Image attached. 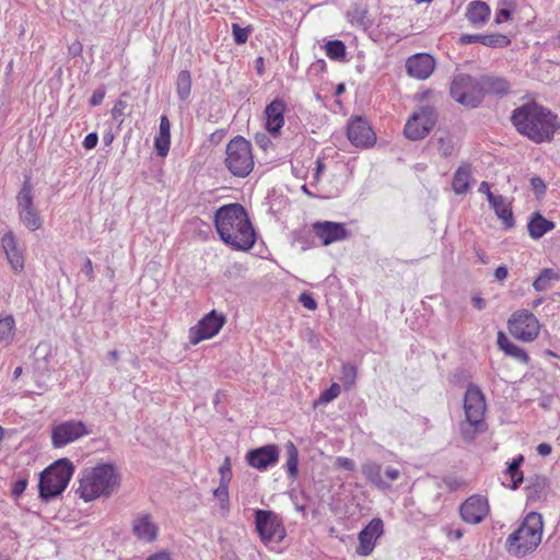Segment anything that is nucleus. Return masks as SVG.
<instances>
[{
  "label": "nucleus",
  "instance_id": "obj_1",
  "mask_svg": "<svg viewBox=\"0 0 560 560\" xmlns=\"http://www.w3.org/2000/svg\"><path fill=\"white\" fill-rule=\"evenodd\" d=\"M214 226L222 242L235 250H249L256 243L254 228L240 203L220 207L214 213Z\"/></svg>",
  "mask_w": 560,
  "mask_h": 560
},
{
  "label": "nucleus",
  "instance_id": "obj_2",
  "mask_svg": "<svg viewBox=\"0 0 560 560\" xmlns=\"http://www.w3.org/2000/svg\"><path fill=\"white\" fill-rule=\"evenodd\" d=\"M511 118L520 133L537 143L550 140L558 127L557 116L536 103L516 108Z\"/></svg>",
  "mask_w": 560,
  "mask_h": 560
},
{
  "label": "nucleus",
  "instance_id": "obj_3",
  "mask_svg": "<svg viewBox=\"0 0 560 560\" xmlns=\"http://www.w3.org/2000/svg\"><path fill=\"white\" fill-rule=\"evenodd\" d=\"M542 532V516L539 513L530 512L508 536L504 544L505 550L513 557L523 558L537 549L541 542Z\"/></svg>",
  "mask_w": 560,
  "mask_h": 560
},
{
  "label": "nucleus",
  "instance_id": "obj_4",
  "mask_svg": "<svg viewBox=\"0 0 560 560\" xmlns=\"http://www.w3.org/2000/svg\"><path fill=\"white\" fill-rule=\"evenodd\" d=\"M466 421L460 424V432L465 440L471 441L478 432L486 430L483 416L486 401L480 388L470 384L464 399Z\"/></svg>",
  "mask_w": 560,
  "mask_h": 560
},
{
  "label": "nucleus",
  "instance_id": "obj_5",
  "mask_svg": "<svg viewBox=\"0 0 560 560\" xmlns=\"http://www.w3.org/2000/svg\"><path fill=\"white\" fill-rule=\"evenodd\" d=\"M225 165L238 177L247 176L254 167L252 145L243 137H235L226 145Z\"/></svg>",
  "mask_w": 560,
  "mask_h": 560
},
{
  "label": "nucleus",
  "instance_id": "obj_6",
  "mask_svg": "<svg viewBox=\"0 0 560 560\" xmlns=\"http://www.w3.org/2000/svg\"><path fill=\"white\" fill-rule=\"evenodd\" d=\"M16 211L21 223L30 231H37L43 225V219L34 205V187L30 176H25L16 195Z\"/></svg>",
  "mask_w": 560,
  "mask_h": 560
},
{
  "label": "nucleus",
  "instance_id": "obj_7",
  "mask_svg": "<svg viewBox=\"0 0 560 560\" xmlns=\"http://www.w3.org/2000/svg\"><path fill=\"white\" fill-rule=\"evenodd\" d=\"M255 527L261 541L270 549H275L287 534L282 520L271 511L256 510Z\"/></svg>",
  "mask_w": 560,
  "mask_h": 560
},
{
  "label": "nucleus",
  "instance_id": "obj_8",
  "mask_svg": "<svg viewBox=\"0 0 560 560\" xmlns=\"http://www.w3.org/2000/svg\"><path fill=\"white\" fill-rule=\"evenodd\" d=\"M451 96L459 104L475 108L482 98L480 79L472 78L465 73L454 77L451 88Z\"/></svg>",
  "mask_w": 560,
  "mask_h": 560
},
{
  "label": "nucleus",
  "instance_id": "obj_9",
  "mask_svg": "<svg viewBox=\"0 0 560 560\" xmlns=\"http://www.w3.org/2000/svg\"><path fill=\"white\" fill-rule=\"evenodd\" d=\"M74 467L68 458H61L48 466L39 475L38 490H66Z\"/></svg>",
  "mask_w": 560,
  "mask_h": 560
},
{
  "label": "nucleus",
  "instance_id": "obj_10",
  "mask_svg": "<svg viewBox=\"0 0 560 560\" xmlns=\"http://www.w3.org/2000/svg\"><path fill=\"white\" fill-rule=\"evenodd\" d=\"M81 486L92 490H109L119 487V475L113 464H98L82 471Z\"/></svg>",
  "mask_w": 560,
  "mask_h": 560
},
{
  "label": "nucleus",
  "instance_id": "obj_11",
  "mask_svg": "<svg viewBox=\"0 0 560 560\" xmlns=\"http://www.w3.org/2000/svg\"><path fill=\"white\" fill-rule=\"evenodd\" d=\"M510 334L524 342H530L538 337L540 325L536 316L527 310L514 312L509 322Z\"/></svg>",
  "mask_w": 560,
  "mask_h": 560
},
{
  "label": "nucleus",
  "instance_id": "obj_12",
  "mask_svg": "<svg viewBox=\"0 0 560 560\" xmlns=\"http://www.w3.org/2000/svg\"><path fill=\"white\" fill-rule=\"evenodd\" d=\"M436 122V113L431 106H421L408 119L404 132L410 140L423 139Z\"/></svg>",
  "mask_w": 560,
  "mask_h": 560
},
{
  "label": "nucleus",
  "instance_id": "obj_13",
  "mask_svg": "<svg viewBox=\"0 0 560 560\" xmlns=\"http://www.w3.org/2000/svg\"><path fill=\"white\" fill-rule=\"evenodd\" d=\"M225 316L217 311L205 315L197 325L189 329V341L197 345L205 339L214 337L225 324Z\"/></svg>",
  "mask_w": 560,
  "mask_h": 560
},
{
  "label": "nucleus",
  "instance_id": "obj_14",
  "mask_svg": "<svg viewBox=\"0 0 560 560\" xmlns=\"http://www.w3.org/2000/svg\"><path fill=\"white\" fill-rule=\"evenodd\" d=\"M347 137L357 148H371L376 141L375 132L369 121L361 117H352L348 122Z\"/></svg>",
  "mask_w": 560,
  "mask_h": 560
},
{
  "label": "nucleus",
  "instance_id": "obj_15",
  "mask_svg": "<svg viewBox=\"0 0 560 560\" xmlns=\"http://www.w3.org/2000/svg\"><path fill=\"white\" fill-rule=\"evenodd\" d=\"M88 434L90 431L82 421H66L52 428L51 442L55 447H62Z\"/></svg>",
  "mask_w": 560,
  "mask_h": 560
},
{
  "label": "nucleus",
  "instance_id": "obj_16",
  "mask_svg": "<svg viewBox=\"0 0 560 560\" xmlns=\"http://www.w3.org/2000/svg\"><path fill=\"white\" fill-rule=\"evenodd\" d=\"M280 448L276 444H267L253 448L246 454V463L255 469L266 470L279 462Z\"/></svg>",
  "mask_w": 560,
  "mask_h": 560
},
{
  "label": "nucleus",
  "instance_id": "obj_17",
  "mask_svg": "<svg viewBox=\"0 0 560 560\" xmlns=\"http://www.w3.org/2000/svg\"><path fill=\"white\" fill-rule=\"evenodd\" d=\"M488 513V499L479 493L468 498L460 506V515L463 520L470 524L480 523Z\"/></svg>",
  "mask_w": 560,
  "mask_h": 560
},
{
  "label": "nucleus",
  "instance_id": "obj_18",
  "mask_svg": "<svg viewBox=\"0 0 560 560\" xmlns=\"http://www.w3.org/2000/svg\"><path fill=\"white\" fill-rule=\"evenodd\" d=\"M384 533V525L381 518H373L358 536L359 546L357 553L360 556H369L375 548L377 539Z\"/></svg>",
  "mask_w": 560,
  "mask_h": 560
},
{
  "label": "nucleus",
  "instance_id": "obj_19",
  "mask_svg": "<svg viewBox=\"0 0 560 560\" xmlns=\"http://www.w3.org/2000/svg\"><path fill=\"white\" fill-rule=\"evenodd\" d=\"M315 235L322 241L324 246L331 243L343 241L349 237L350 233L343 223L331 221L315 222L313 224Z\"/></svg>",
  "mask_w": 560,
  "mask_h": 560
},
{
  "label": "nucleus",
  "instance_id": "obj_20",
  "mask_svg": "<svg viewBox=\"0 0 560 560\" xmlns=\"http://www.w3.org/2000/svg\"><path fill=\"white\" fill-rule=\"evenodd\" d=\"M407 73L417 79H428L435 69V59L429 54H416L406 61Z\"/></svg>",
  "mask_w": 560,
  "mask_h": 560
},
{
  "label": "nucleus",
  "instance_id": "obj_21",
  "mask_svg": "<svg viewBox=\"0 0 560 560\" xmlns=\"http://www.w3.org/2000/svg\"><path fill=\"white\" fill-rule=\"evenodd\" d=\"M1 246L11 268L20 272L24 268V256L19 242L12 231L4 233L1 238Z\"/></svg>",
  "mask_w": 560,
  "mask_h": 560
},
{
  "label": "nucleus",
  "instance_id": "obj_22",
  "mask_svg": "<svg viewBox=\"0 0 560 560\" xmlns=\"http://www.w3.org/2000/svg\"><path fill=\"white\" fill-rule=\"evenodd\" d=\"M285 109V104L282 100L276 98L270 104H268L265 108L266 115V129L276 135L282 128L284 124L283 113Z\"/></svg>",
  "mask_w": 560,
  "mask_h": 560
},
{
  "label": "nucleus",
  "instance_id": "obj_23",
  "mask_svg": "<svg viewBox=\"0 0 560 560\" xmlns=\"http://www.w3.org/2000/svg\"><path fill=\"white\" fill-rule=\"evenodd\" d=\"M472 43H480L487 47H506L510 45V39L502 34H478V35H468L464 34L459 37V44L468 45Z\"/></svg>",
  "mask_w": 560,
  "mask_h": 560
},
{
  "label": "nucleus",
  "instance_id": "obj_24",
  "mask_svg": "<svg viewBox=\"0 0 560 560\" xmlns=\"http://www.w3.org/2000/svg\"><path fill=\"white\" fill-rule=\"evenodd\" d=\"M132 532L140 540L152 542L158 536V527L148 514L139 515L132 523Z\"/></svg>",
  "mask_w": 560,
  "mask_h": 560
},
{
  "label": "nucleus",
  "instance_id": "obj_25",
  "mask_svg": "<svg viewBox=\"0 0 560 560\" xmlns=\"http://www.w3.org/2000/svg\"><path fill=\"white\" fill-rule=\"evenodd\" d=\"M465 15L474 27H481L490 18V8L483 1H471L467 4Z\"/></svg>",
  "mask_w": 560,
  "mask_h": 560
},
{
  "label": "nucleus",
  "instance_id": "obj_26",
  "mask_svg": "<svg viewBox=\"0 0 560 560\" xmlns=\"http://www.w3.org/2000/svg\"><path fill=\"white\" fill-rule=\"evenodd\" d=\"M489 203L494 209L495 214L502 220L505 228L511 229L514 226V218L511 209V203L501 195H490Z\"/></svg>",
  "mask_w": 560,
  "mask_h": 560
},
{
  "label": "nucleus",
  "instance_id": "obj_27",
  "mask_svg": "<svg viewBox=\"0 0 560 560\" xmlns=\"http://www.w3.org/2000/svg\"><path fill=\"white\" fill-rule=\"evenodd\" d=\"M472 171L470 164H462L454 173L452 189L456 195L466 194L471 184Z\"/></svg>",
  "mask_w": 560,
  "mask_h": 560
},
{
  "label": "nucleus",
  "instance_id": "obj_28",
  "mask_svg": "<svg viewBox=\"0 0 560 560\" xmlns=\"http://www.w3.org/2000/svg\"><path fill=\"white\" fill-rule=\"evenodd\" d=\"M529 236L534 240H539L547 232L555 229V223L550 220H547L539 212H535L532 214L530 220L527 224Z\"/></svg>",
  "mask_w": 560,
  "mask_h": 560
},
{
  "label": "nucleus",
  "instance_id": "obj_29",
  "mask_svg": "<svg viewBox=\"0 0 560 560\" xmlns=\"http://www.w3.org/2000/svg\"><path fill=\"white\" fill-rule=\"evenodd\" d=\"M482 98L486 94H506L510 90V84L506 80L499 77L485 75L480 78Z\"/></svg>",
  "mask_w": 560,
  "mask_h": 560
},
{
  "label": "nucleus",
  "instance_id": "obj_30",
  "mask_svg": "<svg viewBox=\"0 0 560 560\" xmlns=\"http://www.w3.org/2000/svg\"><path fill=\"white\" fill-rule=\"evenodd\" d=\"M171 124L166 116L161 117L159 136L154 139V147L160 156H166L171 143Z\"/></svg>",
  "mask_w": 560,
  "mask_h": 560
},
{
  "label": "nucleus",
  "instance_id": "obj_31",
  "mask_svg": "<svg viewBox=\"0 0 560 560\" xmlns=\"http://www.w3.org/2000/svg\"><path fill=\"white\" fill-rule=\"evenodd\" d=\"M498 346L501 350H503L508 355L518 360L520 362L527 363L528 362V355L525 352L524 349L520 348L518 346L511 342L504 332L499 331L498 332Z\"/></svg>",
  "mask_w": 560,
  "mask_h": 560
},
{
  "label": "nucleus",
  "instance_id": "obj_32",
  "mask_svg": "<svg viewBox=\"0 0 560 560\" xmlns=\"http://www.w3.org/2000/svg\"><path fill=\"white\" fill-rule=\"evenodd\" d=\"M362 472L366 477L368 480L372 483V486L377 488H386L389 487V483L384 479L382 475L381 465L368 462L362 466Z\"/></svg>",
  "mask_w": 560,
  "mask_h": 560
},
{
  "label": "nucleus",
  "instance_id": "obj_33",
  "mask_svg": "<svg viewBox=\"0 0 560 560\" xmlns=\"http://www.w3.org/2000/svg\"><path fill=\"white\" fill-rule=\"evenodd\" d=\"M560 279L559 272L551 268H545L539 276L534 280L533 287L536 291H546L551 287L552 281Z\"/></svg>",
  "mask_w": 560,
  "mask_h": 560
},
{
  "label": "nucleus",
  "instance_id": "obj_34",
  "mask_svg": "<svg viewBox=\"0 0 560 560\" xmlns=\"http://www.w3.org/2000/svg\"><path fill=\"white\" fill-rule=\"evenodd\" d=\"M15 331V320L13 316L5 315L0 318V343L10 345L13 340Z\"/></svg>",
  "mask_w": 560,
  "mask_h": 560
},
{
  "label": "nucleus",
  "instance_id": "obj_35",
  "mask_svg": "<svg viewBox=\"0 0 560 560\" xmlns=\"http://www.w3.org/2000/svg\"><path fill=\"white\" fill-rule=\"evenodd\" d=\"M176 92L182 101H186L189 97L191 92V75L188 70H182L178 73Z\"/></svg>",
  "mask_w": 560,
  "mask_h": 560
},
{
  "label": "nucleus",
  "instance_id": "obj_36",
  "mask_svg": "<svg viewBox=\"0 0 560 560\" xmlns=\"http://www.w3.org/2000/svg\"><path fill=\"white\" fill-rule=\"evenodd\" d=\"M287 450V471L290 477L295 478L298 476V464H299V451L292 442H288L285 445Z\"/></svg>",
  "mask_w": 560,
  "mask_h": 560
},
{
  "label": "nucleus",
  "instance_id": "obj_37",
  "mask_svg": "<svg viewBox=\"0 0 560 560\" xmlns=\"http://www.w3.org/2000/svg\"><path fill=\"white\" fill-rule=\"evenodd\" d=\"M524 462V457L520 455L509 465L506 475L511 479L512 488L516 489L523 481V472L520 470L521 464Z\"/></svg>",
  "mask_w": 560,
  "mask_h": 560
},
{
  "label": "nucleus",
  "instance_id": "obj_38",
  "mask_svg": "<svg viewBox=\"0 0 560 560\" xmlns=\"http://www.w3.org/2000/svg\"><path fill=\"white\" fill-rule=\"evenodd\" d=\"M358 371L353 364L345 363L341 369L340 380L343 383L346 389H350L354 386L357 381Z\"/></svg>",
  "mask_w": 560,
  "mask_h": 560
},
{
  "label": "nucleus",
  "instance_id": "obj_39",
  "mask_svg": "<svg viewBox=\"0 0 560 560\" xmlns=\"http://www.w3.org/2000/svg\"><path fill=\"white\" fill-rule=\"evenodd\" d=\"M326 55L334 60H340L346 55V46L341 40H330L325 45Z\"/></svg>",
  "mask_w": 560,
  "mask_h": 560
},
{
  "label": "nucleus",
  "instance_id": "obj_40",
  "mask_svg": "<svg viewBox=\"0 0 560 560\" xmlns=\"http://www.w3.org/2000/svg\"><path fill=\"white\" fill-rule=\"evenodd\" d=\"M252 32H253L252 26L242 27L237 23L232 24L233 39L237 45L245 44Z\"/></svg>",
  "mask_w": 560,
  "mask_h": 560
},
{
  "label": "nucleus",
  "instance_id": "obj_41",
  "mask_svg": "<svg viewBox=\"0 0 560 560\" xmlns=\"http://www.w3.org/2000/svg\"><path fill=\"white\" fill-rule=\"evenodd\" d=\"M341 393V388H340V385L337 384V383H332L330 385V387L326 390H324L318 400L315 402V405H325V404H328L330 401H332L334 399H336Z\"/></svg>",
  "mask_w": 560,
  "mask_h": 560
},
{
  "label": "nucleus",
  "instance_id": "obj_42",
  "mask_svg": "<svg viewBox=\"0 0 560 560\" xmlns=\"http://www.w3.org/2000/svg\"><path fill=\"white\" fill-rule=\"evenodd\" d=\"M221 475V482L220 486L215 490H228L229 482L232 477V470H231V462L229 457H225L223 464L221 465L220 469Z\"/></svg>",
  "mask_w": 560,
  "mask_h": 560
},
{
  "label": "nucleus",
  "instance_id": "obj_43",
  "mask_svg": "<svg viewBox=\"0 0 560 560\" xmlns=\"http://www.w3.org/2000/svg\"><path fill=\"white\" fill-rule=\"evenodd\" d=\"M438 151L444 156H451L454 152V142L451 136H443L438 139Z\"/></svg>",
  "mask_w": 560,
  "mask_h": 560
},
{
  "label": "nucleus",
  "instance_id": "obj_44",
  "mask_svg": "<svg viewBox=\"0 0 560 560\" xmlns=\"http://www.w3.org/2000/svg\"><path fill=\"white\" fill-rule=\"evenodd\" d=\"M299 301L300 303L307 310L310 311H315L317 308V303L316 301L314 300V298L307 293V292H303L300 296H299Z\"/></svg>",
  "mask_w": 560,
  "mask_h": 560
},
{
  "label": "nucleus",
  "instance_id": "obj_45",
  "mask_svg": "<svg viewBox=\"0 0 560 560\" xmlns=\"http://www.w3.org/2000/svg\"><path fill=\"white\" fill-rule=\"evenodd\" d=\"M530 186L534 192L539 197L542 196L546 191V185L540 177H533L530 179Z\"/></svg>",
  "mask_w": 560,
  "mask_h": 560
},
{
  "label": "nucleus",
  "instance_id": "obj_46",
  "mask_svg": "<svg viewBox=\"0 0 560 560\" xmlns=\"http://www.w3.org/2000/svg\"><path fill=\"white\" fill-rule=\"evenodd\" d=\"M217 504L225 512L229 509V492H213Z\"/></svg>",
  "mask_w": 560,
  "mask_h": 560
},
{
  "label": "nucleus",
  "instance_id": "obj_47",
  "mask_svg": "<svg viewBox=\"0 0 560 560\" xmlns=\"http://www.w3.org/2000/svg\"><path fill=\"white\" fill-rule=\"evenodd\" d=\"M104 97H105V89L98 88L93 92V94L90 98V104L92 106H98L102 104Z\"/></svg>",
  "mask_w": 560,
  "mask_h": 560
},
{
  "label": "nucleus",
  "instance_id": "obj_48",
  "mask_svg": "<svg viewBox=\"0 0 560 560\" xmlns=\"http://www.w3.org/2000/svg\"><path fill=\"white\" fill-rule=\"evenodd\" d=\"M98 136L96 132L89 133L83 140V147L86 150L94 149L97 145Z\"/></svg>",
  "mask_w": 560,
  "mask_h": 560
},
{
  "label": "nucleus",
  "instance_id": "obj_49",
  "mask_svg": "<svg viewBox=\"0 0 560 560\" xmlns=\"http://www.w3.org/2000/svg\"><path fill=\"white\" fill-rule=\"evenodd\" d=\"M400 471L393 467H387L384 471V479L390 485L392 481L397 480Z\"/></svg>",
  "mask_w": 560,
  "mask_h": 560
},
{
  "label": "nucleus",
  "instance_id": "obj_50",
  "mask_svg": "<svg viewBox=\"0 0 560 560\" xmlns=\"http://www.w3.org/2000/svg\"><path fill=\"white\" fill-rule=\"evenodd\" d=\"M336 463L338 467L346 470H353L355 467L354 462L347 457H338Z\"/></svg>",
  "mask_w": 560,
  "mask_h": 560
},
{
  "label": "nucleus",
  "instance_id": "obj_51",
  "mask_svg": "<svg viewBox=\"0 0 560 560\" xmlns=\"http://www.w3.org/2000/svg\"><path fill=\"white\" fill-rule=\"evenodd\" d=\"M548 486V480L546 477L536 476L532 481V487L535 489H545Z\"/></svg>",
  "mask_w": 560,
  "mask_h": 560
},
{
  "label": "nucleus",
  "instance_id": "obj_52",
  "mask_svg": "<svg viewBox=\"0 0 560 560\" xmlns=\"http://www.w3.org/2000/svg\"><path fill=\"white\" fill-rule=\"evenodd\" d=\"M509 271L505 266H499L494 271V278L499 281H503L508 278Z\"/></svg>",
  "mask_w": 560,
  "mask_h": 560
},
{
  "label": "nucleus",
  "instance_id": "obj_53",
  "mask_svg": "<svg viewBox=\"0 0 560 560\" xmlns=\"http://www.w3.org/2000/svg\"><path fill=\"white\" fill-rule=\"evenodd\" d=\"M536 450L540 456H548V455H550V453L552 451L551 445L548 443L538 444Z\"/></svg>",
  "mask_w": 560,
  "mask_h": 560
},
{
  "label": "nucleus",
  "instance_id": "obj_54",
  "mask_svg": "<svg viewBox=\"0 0 560 560\" xmlns=\"http://www.w3.org/2000/svg\"><path fill=\"white\" fill-rule=\"evenodd\" d=\"M255 140H256V143L262 149H266L268 147V144L270 143V140L264 133H257L255 137Z\"/></svg>",
  "mask_w": 560,
  "mask_h": 560
},
{
  "label": "nucleus",
  "instance_id": "obj_55",
  "mask_svg": "<svg viewBox=\"0 0 560 560\" xmlns=\"http://www.w3.org/2000/svg\"><path fill=\"white\" fill-rule=\"evenodd\" d=\"M446 536L450 540H459L462 537H463V530L457 528V529H447L446 530Z\"/></svg>",
  "mask_w": 560,
  "mask_h": 560
},
{
  "label": "nucleus",
  "instance_id": "obj_56",
  "mask_svg": "<svg viewBox=\"0 0 560 560\" xmlns=\"http://www.w3.org/2000/svg\"><path fill=\"white\" fill-rule=\"evenodd\" d=\"M61 492H38V499L42 502H49L51 499L57 498Z\"/></svg>",
  "mask_w": 560,
  "mask_h": 560
},
{
  "label": "nucleus",
  "instance_id": "obj_57",
  "mask_svg": "<svg viewBox=\"0 0 560 560\" xmlns=\"http://www.w3.org/2000/svg\"><path fill=\"white\" fill-rule=\"evenodd\" d=\"M147 560H171V555L167 551H159L151 555Z\"/></svg>",
  "mask_w": 560,
  "mask_h": 560
},
{
  "label": "nucleus",
  "instance_id": "obj_58",
  "mask_svg": "<svg viewBox=\"0 0 560 560\" xmlns=\"http://www.w3.org/2000/svg\"><path fill=\"white\" fill-rule=\"evenodd\" d=\"M100 493L101 492H80V498L84 502H90V501L97 499L100 497Z\"/></svg>",
  "mask_w": 560,
  "mask_h": 560
},
{
  "label": "nucleus",
  "instance_id": "obj_59",
  "mask_svg": "<svg viewBox=\"0 0 560 560\" xmlns=\"http://www.w3.org/2000/svg\"><path fill=\"white\" fill-rule=\"evenodd\" d=\"M82 271L91 279L93 276V266L90 258H86Z\"/></svg>",
  "mask_w": 560,
  "mask_h": 560
},
{
  "label": "nucleus",
  "instance_id": "obj_60",
  "mask_svg": "<svg viewBox=\"0 0 560 560\" xmlns=\"http://www.w3.org/2000/svg\"><path fill=\"white\" fill-rule=\"evenodd\" d=\"M479 192L486 194L488 201H490V195H493L490 190V186L487 182H482L478 188Z\"/></svg>",
  "mask_w": 560,
  "mask_h": 560
},
{
  "label": "nucleus",
  "instance_id": "obj_61",
  "mask_svg": "<svg viewBox=\"0 0 560 560\" xmlns=\"http://www.w3.org/2000/svg\"><path fill=\"white\" fill-rule=\"evenodd\" d=\"M472 304L477 310H483L486 307V301L480 296H475L472 299Z\"/></svg>",
  "mask_w": 560,
  "mask_h": 560
},
{
  "label": "nucleus",
  "instance_id": "obj_62",
  "mask_svg": "<svg viewBox=\"0 0 560 560\" xmlns=\"http://www.w3.org/2000/svg\"><path fill=\"white\" fill-rule=\"evenodd\" d=\"M27 487V480L25 478H21L15 481L13 490H25Z\"/></svg>",
  "mask_w": 560,
  "mask_h": 560
},
{
  "label": "nucleus",
  "instance_id": "obj_63",
  "mask_svg": "<svg viewBox=\"0 0 560 560\" xmlns=\"http://www.w3.org/2000/svg\"><path fill=\"white\" fill-rule=\"evenodd\" d=\"M114 140V135L109 131L103 136V142L105 145H110Z\"/></svg>",
  "mask_w": 560,
  "mask_h": 560
},
{
  "label": "nucleus",
  "instance_id": "obj_64",
  "mask_svg": "<svg viewBox=\"0 0 560 560\" xmlns=\"http://www.w3.org/2000/svg\"><path fill=\"white\" fill-rule=\"evenodd\" d=\"M125 107V103L122 101H118L114 107V115L116 116L117 113H121V109Z\"/></svg>",
  "mask_w": 560,
  "mask_h": 560
}]
</instances>
